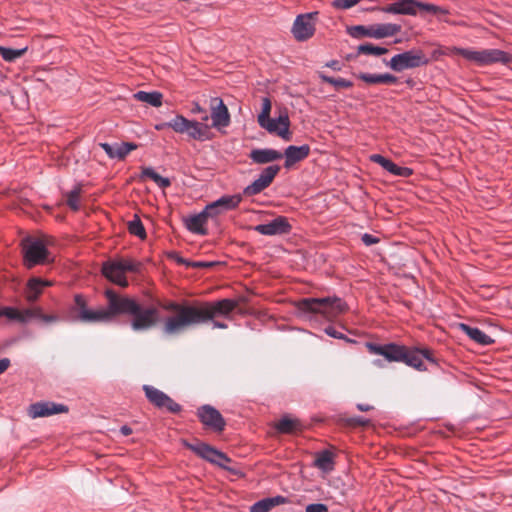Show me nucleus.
<instances>
[{
	"label": "nucleus",
	"mask_w": 512,
	"mask_h": 512,
	"mask_svg": "<svg viewBox=\"0 0 512 512\" xmlns=\"http://www.w3.org/2000/svg\"><path fill=\"white\" fill-rule=\"evenodd\" d=\"M128 230L132 235L138 236L141 239L146 238L145 228L138 216L128 223Z\"/></svg>",
	"instance_id": "nucleus-37"
},
{
	"label": "nucleus",
	"mask_w": 512,
	"mask_h": 512,
	"mask_svg": "<svg viewBox=\"0 0 512 512\" xmlns=\"http://www.w3.org/2000/svg\"><path fill=\"white\" fill-rule=\"evenodd\" d=\"M353 423H354V426H356V425L364 426V425H367L369 423V420L368 419L354 417Z\"/></svg>",
	"instance_id": "nucleus-55"
},
{
	"label": "nucleus",
	"mask_w": 512,
	"mask_h": 512,
	"mask_svg": "<svg viewBox=\"0 0 512 512\" xmlns=\"http://www.w3.org/2000/svg\"><path fill=\"white\" fill-rule=\"evenodd\" d=\"M328 66L332 67L333 69H338V62L333 61L330 64H328Z\"/></svg>",
	"instance_id": "nucleus-62"
},
{
	"label": "nucleus",
	"mask_w": 512,
	"mask_h": 512,
	"mask_svg": "<svg viewBox=\"0 0 512 512\" xmlns=\"http://www.w3.org/2000/svg\"><path fill=\"white\" fill-rule=\"evenodd\" d=\"M361 239L366 246H370L379 242L377 237L370 234H363Z\"/></svg>",
	"instance_id": "nucleus-52"
},
{
	"label": "nucleus",
	"mask_w": 512,
	"mask_h": 512,
	"mask_svg": "<svg viewBox=\"0 0 512 512\" xmlns=\"http://www.w3.org/2000/svg\"><path fill=\"white\" fill-rule=\"evenodd\" d=\"M27 48L23 49H10V48H4L0 47V54L2 55L3 59L9 62H12L20 57H22Z\"/></svg>",
	"instance_id": "nucleus-39"
},
{
	"label": "nucleus",
	"mask_w": 512,
	"mask_h": 512,
	"mask_svg": "<svg viewBox=\"0 0 512 512\" xmlns=\"http://www.w3.org/2000/svg\"><path fill=\"white\" fill-rule=\"evenodd\" d=\"M2 315H5L9 319L17 320L19 322L25 323L31 318H35L36 308L26 309L20 311L15 308H4L2 310Z\"/></svg>",
	"instance_id": "nucleus-30"
},
{
	"label": "nucleus",
	"mask_w": 512,
	"mask_h": 512,
	"mask_svg": "<svg viewBox=\"0 0 512 512\" xmlns=\"http://www.w3.org/2000/svg\"><path fill=\"white\" fill-rule=\"evenodd\" d=\"M406 347L396 345V344H386L376 346L374 348V352L378 355L383 356L389 361H397L400 362L405 357Z\"/></svg>",
	"instance_id": "nucleus-20"
},
{
	"label": "nucleus",
	"mask_w": 512,
	"mask_h": 512,
	"mask_svg": "<svg viewBox=\"0 0 512 512\" xmlns=\"http://www.w3.org/2000/svg\"><path fill=\"white\" fill-rule=\"evenodd\" d=\"M272 104L268 97H264L262 99V109L261 113L258 115V123L259 125H264V123L268 122L272 118H270ZM269 125V123H267Z\"/></svg>",
	"instance_id": "nucleus-36"
},
{
	"label": "nucleus",
	"mask_w": 512,
	"mask_h": 512,
	"mask_svg": "<svg viewBox=\"0 0 512 512\" xmlns=\"http://www.w3.org/2000/svg\"><path fill=\"white\" fill-rule=\"evenodd\" d=\"M171 129L176 133L187 134L191 139L204 140L208 126L196 121H191L182 115H177L170 120Z\"/></svg>",
	"instance_id": "nucleus-7"
},
{
	"label": "nucleus",
	"mask_w": 512,
	"mask_h": 512,
	"mask_svg": "<svg viewBox=\"0 0 512 512\" xmlns=\"http://www.w3.org/2000/svg\"><path fill=\"white\" fill-rule=\"evenodd\" d=\"M269 125L264 123L262 128L266 129L269 133L275 134L285 141L292 139V132L290 131V119L286 111L280 113L277 118H272L268 121Z\"/></svg>",
	"instance_id": "nucleus-13"
},
{
	"label": "nucleus",
	"mask_w": 512,
	"mask_h": 512,
	"mask_svg": "<svg viewBox=\"0 0 512 512\" xmlns=\"http://www.w3.org/2000/svg\"><path fill=\"white\" fill-rule=\"evenodd\" d=\"M203 113H204V115L201 117L202 121H208V119H209L208 114L206 112H203Z\"/></svg>",
	"instance_id": "nucleus-63"
},
{
	"label": "nucleus",
	"mask_w": 512,
	"mask_h": 512,
	"mask_svg": "<svg viewBox=\"0 0 512 512\" xmlns=\"http://www.w3.org/2000/svg\"><path fill=\"white\" fill-rule=\"evenodd\" d=\"M35 318L45 322V323H53V322H56L58 320L57 316H54V315H46V314H43L41 309L36 307V315H35Z\"/></svg>",
	"instance_id": "nucleus-47"
},
{
	"label": "nucleus",
	"mask_w": 512,
	"mask_h": 512,
	"mask_svg": "<svg viewBox=\"0 0 512 512\" xmlns=\"http://www.w3.org/2000/svg\"><path fill=\"white\" fill-rule=\"evenodd\" d=\"M183 443L185 447L211 463H214L215 457H220L218 454L219 451L206 443L199 441L194 444L187 441H184Z\"/></svg>",
	"instance_id": "nucleus-23"
},
{
	"label": "nucleus",
	"mask_w": 512,
	"mask_h": 512,
	"mask_svg": "<svg viewBox=\"0 0 512 512\" xmlns=\"http://www.w3.org/2000/svg\"><path fill=\"white\" fill-rule=\"evenodd\" d=\"M332 6L337 10L350 9L352 7V0H333Z\"/></svg>",
	"instance_id": "nucleus-48"
},
{
	"label": "nucleus",
	"mask_w": 512,
	"mask_h": 512,
	"mask_svg": "<svg viewBox=\"0 0 512 512\" xmlns=\"http://www.w3.org/2000/svg\"><path fill=\"white\" fill-rule=\"evenodd\" d=\"M119 267L126 272H137L140 264L130 259H117L114 260Z\"/></svg>",
	"instance_id": "nucleus-43"
},
{
	"label": "nucleus",
	"mask_w": 512,
	"mask_h": 512,
	"mask_svg": "<svg viewBox=\"0 0 512 512\" xmlns=\"http://www.w3.org/2000/svg\"><path fill=\"white\" fill-rule=\"evenodd\" d=\"M46 238L26 237L22 240L23 263L32 269L36 265H44L53 261L47 248Z\"/></svg>",
	"instance_id": "nucleus-5"
},
{
	"label": "nucleus",
	"mask_w": 512,
	"mask_h": 512,
	"mask_svg": "<svg viewBox=\"0 0 512 512\" xmlns=\"http://www.w3.org/2000/svg\"><path fill=\"white\" fill-rule=\"evenodd\" d=\"M346 31L348 34L352 35V26H346Z\"/></svg>",
	"instance_id": "nucleus-64"
},
{
	"label": "nucleus",
	"mask_w": 512,
	"mask_h": 512,
	"mask_svg": "<svg viewBox=\"0 0 512 512\" xmlns=\"http://www.w3.org/2000/svg\"><path fill=\"white\" fill-rule=\"evenodd\" d=\"M142 176L152 179L160 188H167L171 185V181L168 178L162 177L150 167L143 168Z\"/></svg>",
	"instance_id": "nucleus-33"
},
{
	"label": "nucleus",
	"mask_w": 512,
	"mask_h": 512,
	"mask_svg": "<svg viewBox=\"0 0 512 512\" xmlns=\"http://www.w3.org/2000/svg\"><path fill=\"white\" fill-rule=\"evenodd\" d=\"M319 76L324 82L329 83L337 88L349 87L351 85V83L349 81H347L343 78L330 77V76L325 75L322 72L319 74Z\"/></svg>",
	"instance_id": "nucleus-44"
},
{
	"label": "nucleus",
	"mask_w": 512,
	"mask_h": 512,
	"mask_svg": "<svg viewBox=\"0 0 512 512\" xmlns=\"http://www.w3.org/2000/svg\"><path fill=\"white\" fill-rule=\"evenodd\" d=\"M358 78L367 84H380V74L361 73Z\"/></svg>",
	"instance_id": "nucleus-46"
},
{
	"label": "nucleus",
	"mask_w": 512,
	"mask_h": 512,
	"mask_svg": "<svg viewBox=\"0 0 512 512\" xmlns=\"http://www.w3.org/2000/svg\"><path fill=\"white\" fill-rule=\"evenodd\" d=\"M431 360L428 351H420V350H409L406 348L405 357H403L402 362H405L407 365L417 369V370H425L423 360Z\"/></svg>",
	"instance_id": "nucleus-25"
},
{
	"label": "nucleus",
	"mask_w": 512,
	"mask_h": 512,
	"mask_svg": "<svg viewBox=\"0 0 512 512\" xmlns=\"http://www.w3.org/2000/svg\"><path fill=\"white\" fill-rule=\"evenodd\" d=\"M442 55H461L466 60L479 66H486L497 62L510 63L512 55L499 49L472 50L458 47H447L441 51Z\"/></svg>",
	"instance_id": "nucleus-4"
},
{
	"label": "nucleus",
	"mask_w": 512,
	"mask_h": 512,
	"mask_svg": "<svg viewBox=\"0 0 512 512\" xmlns=\"http://www.w3.org/2000/svg\"><path fill=\"white\" fill-rule=\"evenodd\" d=\"M317 12L302 14L296 17L293 26L292 34L298 41H306L311 38L315 33L314 18Z\"/></svg>",
	"instance_id": "nucleus-8"
},
{
	"label": "nucleus",
	"mask_w": 512,
	"mask_h": 512,
	"mask_svg": "<svg viewBox=\"0 0 512 512\" xmlns=\"http://www.w3.org/2000/svg\"><path fill=\"white\" fill-rule=\"evenodd\" d=\"M417 0H396L395 2L386 6L383 11L392 14L400 15H416Z\"/></svg>",
	"instance_id": "nucleus-21"
},
{
	"label": "nucleus",
	"mask_w": 512,
	"mask_h": 512,
	"mask_svg": "<svg viewBox=\"0 0 512 512\" xmlns=\"http://www.w3.org/2000/svg\"><path fill=\"white\" fill-rule=\"evenodd\" d=\"M286 502V499L282 496H276L272 498H265L256 503H254L250 512H269L275 506L283 504Z\"/></svg>",
	"instance_id": "nucleus-29"
},
{
	"label": "nucleus",
	"mask_w": 512,
	"mask_h": 512,
	"mask_svg": "<svg viewBox=\"0 0 512 512\" xmlns=\"http://www.w3.org/2000/svg\"><path fill=\"white\" fill-rule=\"evenodd\" d=\"M345 331L346 329L343 326L339 325H330L325 328V332L327 335L333 338L343 339L346 342H351L352 340L345 334Z\"/></svg>",
	"instance_id": "nucleus-40"
},
{
	"label": "nucleus",
	"mask_w": 512,
	"mask_h": 512,
	"mask_svg": "<svg viewBox=\"0 0 512 512\" xmlns=\"http://www.w3.org/2000/svg\"><path fill=\"white\" fill-rule=\"evenodd\" d=\"M204 214L208 217V218H214L216 216H218L219 214L223 213L221 209H219V207H215L212 208L210 210V204H208L205 209L203 210Z\"/></svg>",
	"instance_id": "nucleus-50"
},
{
	"label": "nucleus",
	"mask_w": 512,
	"mask_h": 512,
	"mask_svg": "<svg viewBox=\"0 0 512 512\" xmlns=\"http://www.w3.org/2000/svg\"><path fill=\"white\" fill-rule=\"evenodd\" d=\"M459 329L469 336L470 339L481 345H489L493 342L492 338L476 327L460 323Z\"/></svg>",
	"instance_id": "nucleus-27"
},
{
	"label": "nucleus",
	"mask_w": 512,
	"mask_h": 512,
	"mask_svg": "<svg viewBox=\"0 0 512 512\" xmlns=\"http://www.w3.org/2000/svg\"><path fill=\"white\" fill-rule=\"evenodd\" d=\"M120 432L122 433V435L128 436L132 433V429L130 427L124 425L121 427Z\"/></svg>",
	"instance_id": "nucleus-56"
},
{
	"label": "nucleus",
	"mask_w": 512,
	"mask_h": 512,
	"mask_svg": "<svg viewBox=\"0 0 512 512\" xmlns=\"http://www.w3.org/2000/svg\"><path fill=\"white\" fill-rule=\"evenodd\" d=\"M208 219L209 218L202 211L199 214L185 218V225L186 228L193 233L206 235L207 229L204 226L207 223Z\"/></svg>",
	"instance_id": "nucleus-26"
},
{
	"label": "nucleus",
	"mask_w": 512,
	"mask_h": 512,
	"mask_svg": "<svg viewBox=\"0 0 512 512\" xmlns=\"http://www.w3.org/2000/svg\"><path fill=\"white\" fill-rule=\"evenodd\" d=\"M306 512H327V506L321 503L309 504L306 506Z\"/></svg>",
	"instance_id": "nucleus-49"
},
{
	"label": "nucleus",
	"mask_w": 512,
	"mask_h": 512,
	"mask_svg": "<svg viewBox=\"0 0 512 512\" xmlns=\"http://www.w3.org/2000/svg\"><path fill=\"white\" fill-rule=\"evenodd\" d=\"M213 326L215 328H220V329H226L227 328V325L223 322H219V321H214L213 322Z\"/></svg>",
	"instance_id": "nucleus-57"
},
{
	"label": "nucleus",
	"mask_w": 512,
	"mask_h": 512,
	"mask_svg": "<svg viewBox=\"0 0 512 512\" xmlns=\"http://www.w3.org/2000/svg\"><path fill=\"white\" fill-rule=\"evenodd\" d=\"M80 194H81V187L80 186H76L74 187L68 194H67V205L73 210V211H78L79 208H80V202H79V198H80Z\"/></svg>",
	"instance_id": "nucleus-38"
},
{
	"label": "nucleus",
	"mask_w": 512,
	"mask_h": 512,
	"mask_svg": "<svg viewBox=\"0 0 512 512\" xmlns=\"http://www.w3.org/2000/svg\"><path fill=\"white\" fill-rule=\"evenodd\" d=\"M279 171L280 166L278 165H271L266 167L261 172L259 177L244 189V195L254 196L261 193L263 190L270 186Z\"/></svg>",
	"instance_id": "nucleus-10"
},
{
	"label": "nucleus",
	"mask_w": 512,
	"mask_h": 512,
	"mask_svg": "<svg viewBox=\"0 0 512 512\" xmlns=\"http://www.w3.org/2000/svg\"><path fill=\"white\" fill-rule=\"evenodd\" d=\"M310 154V146L304 144L302 146H288L283 156L285 157L284 167L289 169L294 164L306 159Z\"/></svg>",
	"instance_id": "nucleus-18"
},
{
	"label": "nucleus",
	"mask_w": 512,
	"mask_h": 512,
	"mask_svg": "<svg viewBox=\"0 0 512 512\" xmlns=\"http://www.w3.org/2000/svg\"><path fill=\"white\" fill-rule=\"evenodd\" d=\"M170 124V121L169 122H166V123H162V124H158L156 125V129L157 130H162L164 128H171V126L169 125Z\"/></svg>",
	"instance_id": "nucleus-58"
},
{
	"label": "nucleus",
	"mask_w": 512,
	"mask_h": 512,
	"mask_svg": "<svg viewBox=\"0 0 512 512\" xmlns=\"http://www.w3.org/2000/svg\"><path fill=\"white\" fill-rule=\"evenodd\" d=\"M246 299H221L214 302H200L189 304L170 301L163 305V309L172 312L173 315L166 318L163 332L167 335H176L191 326H196L213 320L217 316L228 317Z\"/></svg>",
	"instance_id": "nucleus-2"
},
{
	"label": "nucleus",
	"mask_w": 512,
	"mask_h": 512,
	"mask_svg": "<svg viewBox=\"0 0 512 512\" xmlns=\"http://www.w3.org/2000/svg\"><path fill=\"white\" fill-rule=\"evenodd\" d=\"M193 112L194 113H202L204 112L203 109L200 107V105L196 104L195 107L193 108Z\"/></svg>",
	"instance_id": "nucleus-61"
},
{
	"label": "nucleus",
	"mask_w": 512,
	"mask_h": 512,
	"mask_svg": "<svg viewBox=\"0 0 512 512\" xmlns=\"http://www.w3.org/2000/svg\"><path fill=\"white\" fill-rule=\"evenodd\" d=\"M134 98L140 102L147 103L153 107H159L162 104L163 95L157 91H138L134 94Z\"/></svg>",
	"instance_id": "nucleus-31"
},
{
	"label": "nucleus",
	"mask_w": 512,
	"mask_h": 512,
	"mask_svg": "<svg viewBox=\"0 0 512 512\" xmlns=\"http://www.w3.org/2000/svg\"><path fill=\"white\" fill-rule=\"evenodd\" d=\"M254 230L267 236L283 235L290 232L291 225L286 217L278 216L268 223L255 226Z\"/></svg>",
	"instance_id": "nucleus-15"
},
{
	"label": "nucleus",
	"mask_w": 512,
	"mask_h": 512,
	"mask_svg": "<svg viewBox=\"0 0 512 512\" xmlns=\"http://www.w3.org/2000/svg\"><path fill=\"white\" fill-rule=\"evenodd\" d=\"M10 366V360L8 358H3L0 360V374L5 372Z\"/></svg>",
	"instance_id": "nucleus-54"
},
{
	"label": "nucleus",
	"mask_w": 512,
	"mask_h": 512,
	"mask_svg": "<svg viewBox=\"0 0 512 512\" xmlns=\"http://www.w3.org/2000/svg\"><path fill=\"white\" fill-rule=\"evenodd\" d=\"M371 160L378 163L381 167L395 176L409 177L412 175V170L410 168L398 166L382 155L374 154L371 156Z\"/></svg>",
	"instance_id": "nucleus-22"
},
{
	"label": "nucleus",
	"mask_w": 512,
	"mask_h": 512,
	"mask_svg": "<svg viewBox=\"0 0 512 512\" xmlns=\"http://www.w3.org/2000/svg\"><path fill=\"white\" fill-rule=\"evenodd\" d=\"M429 59L425 53L420 49H412L403 53L394 55L386 65L396 72H401L406 69H413L427 65Z\"/></svg>",
	"instance_id": "nucleus-6"
},
{
	"label": "nucleus",
	"mask_w": 512,
	"mask_h": 512,
	"mask_svg": "<svg viewBox=\"0 0 512 512\" xmlns=\"http://www.w3.org/2000/svg\"><path fill=\"white\" fill-rule=\"evenodd\" d=\"M210 108L213 127L221 129L230 124V114L222 99L212 98Z\"/></svg>",
	"instance_id": "nucleus-16"
},
{
	"label": "nucleus",
	"mask_w": 512,
	"mask_h": 512,
	"mask_svg": "<svg viewBox=\"0 0 512 512\" xmlns=\"http://www.w3.org/2000/svg\"><path fill=\"white\" fill-rule=\"evenodd\" d=\"M283 154L274 149H254L250 152L249 158L257 164H266L279 160Z\"/></svg>",
	"instance_id": "nucleus-24"
},
{
	"label": "nucleus",
	"mask_w": 512,
	"mask_h": 512,
	"mask_svg": "<svg viewBox=\"0 0 512 512\" xmlns=\"http://www.w3.org/2000/svg\"><path fill=\"white\" fill-rule=\"evenodd\" d=\"M299 426L300 423L298 420L284 417L277 422L276 429L280 433H292L297 430Z\"/></svg>",
	"instance_id": "nucleus-32"
},
{
	"label": "nucleus",
	"mask_w": 512,
	"mask_h": 512,
	"mask_svg": "<svg viewBox=\"0 0 512 512\" xmlns=\"http://www.w3.org/2000/svg\"><path fill=\"white\" fill-rule=\"evenodd\" d=\"M137 146L133 143H123L121 144V149L125 152V156L132 150L136 149Z\"/></svg>",
	"instance_id": "nucleus-53"
},
{
	"label": "nucleus",
	"mask_w": 512,
	"mask_h": 512,
	"mask_svg": "<svg viewBox=\"0 0 512 512\" xmlns=\"http://www.w3.org/2000/svg\"><path fill=\"white\" fill-rule=\"evenodd\" d=\"M298 308L315 318L332 320L347 309L340 298H305L298 302Z\"/></svg>",
	"instance_id": "nucleus-3"
},
{
	"label": "nucleus",
	"mask_w": 512,
	"mask_h": 512,
	"mask_svg": "<svg viewBox=\"0 0 512 512\" xmlns=\"http://www.w3.org/2000/svg\"><path fill=\"white\" fill-rule=\"evenodd\" d=\"M211 265H212L211 263H204V262H198V263L194 264L195 267H208Z\"/></svg>",
	"instance_id": "nucleus-59"
},
{
	"label": "nucleus",
	"mask_w": 512,
	"mask_h": 512,
	"mask_svg": "<svg viewBox=\"0 0 512 512\" xmlns=\"http://www.w3.org/2000/svg\"><path fill=\"white\" fill-rule=\"evenodd\" d=\"M100 146L110 158H125V152H123V150L121 149V144L112 146L108 143H101Z\"/></svg>",
	"instance_id": "nucleus-41"
},
{
	"label": "nucleus",
	"mask_w": 512,
	"mask_h": 512,
	"mask_svg": "<svg viewBox=\"0 0 512 512\" xmlns=\"http://www.w3.org/2000/svg\"><path fill=\"white\" fill-rule=\"evenodd\" d=\"M104 295L107 307L96 310L88 307L82 295H75L76 319L89 324L110 323L120 315H129L131 329L135 332L148 331L158 324L160 314L156 306L143 307L136 299L119 294L113 289H106Z\"/></svg>",
	"instance_id": "nucleus-1"
},
{
	"label": "nucleus",
	"mask_w": 512,
	"mask_h": 512,
	"mask_svg": "<svg viewBox=\"0 0 512 512\" xmlns=\"http://www.w3.org/2000/svg\"><path fill=\"white\" fill-rule=\"evenodd\" d=\"M220 457H215V461L213 464L218 465L219 467L232 471L230 467L227 466L228 463L231 462V459L221 451L218 452Z\"/></svg>",
	"instance_id": "nucleus-45"
},
{
	"label": "nucleus",
	"mask_w": 512,
	"mask_h": 512,
	"mask_svg": "<svg viewBox=\"0 0 512 512\" xmlns=\"http://www.w3.org/2000/svg\"><path fill=\"white\" fill-rule=\"evenodd\" d=\"M358 409L360 411H368L370 409V406L369 405H362V404H359L358 406Z\"/></svg>",
	"instance_id": "nucleus-60"
},
{
	"label": "nucleus",
	"mask_w": 512,
	"mask_h": 512,
	"mask_svg": "<svg viewBox=\"0 0 512 512\" xmlns=\"http://www.w3.org/2000/svg\"><path fill=\"white\" fill-rule=\"evenodd\" d=\"M242 200L241 195L235 194V195H225L219 198L218 200L210 203V210L215 207H219V209L222 210V212L235 209L238 207Z\"/></svg>",
	"instance_id": "nucleus-28"
},
{
	"label": "nucleus",
	"mask_w": 512,
	"mask_h": 512,
	"mask_svg": "<svg viewBox=\"0 0 512 512\" xmlns=\"http://www.w3.org/2000/svg\"><path fill=\"white\" fill-rule=\"evenodd\" d=\"M401 26L394 23L377 24L370 27L354 26V33L375 39L391 37L400 32Z\"/></svg>",
	"instance_id": "nucleus-11"
},
{
	"label": "nucleus",
	"mask_w": 512,
	"mask_h": 512,
	"mask_svg": "<svg viewBox=\"0 0 512 512\" xmlns=\"http://www.w3.org/2000/svg\"><path fill=\"white\" fill-rule=\"evenodd\" d=\"M397 83V77L392 74L385 73L380 74V84H395Z\"/></svg>",
	"instance_id": "nucleus-51"
},
{
	"label": "nucleus",
	"mask_w": 512,
	"mask_h": 512,
	"mask_svg": "<svg viewBox=\"0 0 512 512\" xmlns=\"http://www.w3.org/2000/svg\"><path fill=\"white\" fill-rule=\"evenodd\" d=\"M357 51L359 54L379 56V55L386 54L388 52V49L367 43V44L359 45L357 47Z\"/></svg>",
	"instance_id": "nucleus-35"
},
{
	"label": "nucleus",
	"mask_w": 512,
	"mask_h": 512,
	"mask_svg": "<svg viewBox=\"0 0 512 512\" xmlns=\"http://www.w3.org/2000/svg\"><path fill=\"white\" fill-rule=\"evenodd\" d=\"M143 390L149 402L157 408H165L171 413L181 411V406L159 389L150 385H144Z\"/></svg>",
	"instance_id": "nucleus-9"
},
{
	"label": "nucleus",
	"mask_w": 512,
	"mask_h": 512,
	"mask_svg": "<svg viewBox=\"0 0 512 512\" xmlns=\"http://www.w3.org/2000/svg\"><path fill=\"white\" fill-rule=\"evenodd\" d=\"M419 12H427V13H431V14H438V13L446 14L447 10H445L439 6L430 4V3H424V2L418 1V5H416V15Z\"/></svg>",
	"instance_id": "nucleus-42"
},
{
	"label": "nucleus",
	"mask_w": 512,
	"mask_h": 512,
	"mask_svg": "<svg viewBox=\"0 0 512 512\" xmlns=\"http://www.w3.org/2000/svg\"><path fill=\"white\" fill-rule=\"evenodd\" d=\"M198 416L201 422L217 432H222L225 428V420L218 410L210 405H204L198 409Z\"/></svg>",
	"instance_id": "nucleus-14"
},
{
	"label": "nucleus",
	"mask_w": 512,
	"mask_h": 512,
	"mask_svg": "<svg viewBox=\"0 0 512 512\" xmlns=\"http://www.w3.org/2000/svg\"><path fill=\"white\" fill-rule=\"evenodd\" d=\"M102 273L111 282L121 287L128 286V281L125 276V272L119 267V265L114 260L108 261L103 264Z\"/></svg>",
	"instance_id": "nucleus-19"
},
{
	"label": "nucleus",
	"mask_w": 512,
	"mask_h": 512,
	"mask_svg": "<svg viewBox=\"0 0 512 512\" xmlns=\"http://www.w3.org/2000/svg\"><path fill=\"white\" fill-rule=\"evenodd\" d=\"M52 285L53 282L49 280H42L41 278L38 277L30 278L26 284L24 291L25 299L29 303L37 301L40 295L42 294L43 289L45 287H50Z\"/></svg>",
	"instance_id": "nucleus-17"
},
{
	"label": "nucleus",
	"mask_w": 512,
	"mask_h": 512,
	"mask_svg": "<svg viewBox=\"0 0 512 512\" xmlns=\"http://www.w3.org/2000/svg\"><path fill=\"white\" fill-rule=\"evenodd\" d=\"M68 407L64 404H57L49 401L33 403L28 408V415L32 419L48 417L55 414L67 413Z\"/></svg>",
	"instance_id": "nucleus-12"
},
{
	"label": "nucleus",
	"mask_w": 512,
	"mask_h": 512,
	"mask_svg": "<svg viewBox=\"0 0 512 512\" xmlns=\"http://www.w3.org/2000/svg\"><path fill=\"white\" fill-rule=\"evenodd\" d=\"M314 465L323 470V471H329L332 469V454L328 451H322L319 453L315 460Z\"/></svg>",
	"instance_id": "nucleus-34"
}]
</instances>
